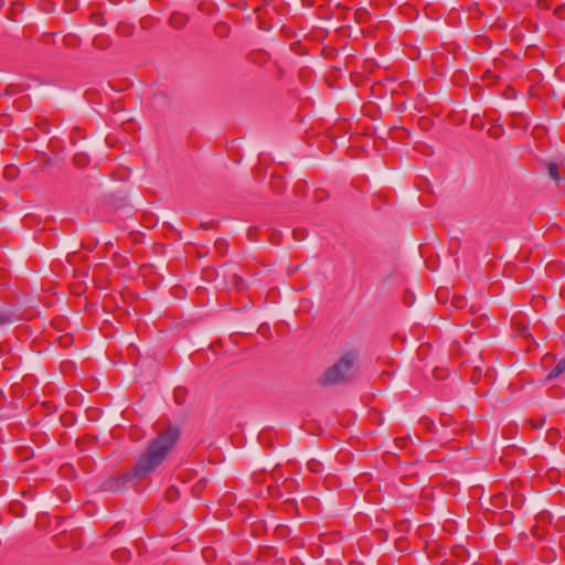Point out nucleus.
Listing matches in <instances>:
<instances>
[{"label": "nucleus", "mask_w": 565, "mask_h": 565, "mask_svg": "<svg viewBox=\"0 0 565 565\" xmlns=\"http://www.w3.org/2000/svg\"><path fill=\"white\" fill-rule=\"evenodd\" d=\"M180 438V429L169 425L153 438L147 449L140 455L130 472L125 473L120 479L124 482L132 478L146 479L168 457Z\"/></svg>", "instance_id": "f257e3e1"}, {"label": "nucleus", "mask_w": 565, "mask_h": 565, "mask_svg": "<svg viewBox=\"0 0 565 565\" xmlns=\"http://www.w3.org/2000/svg\"><path fill=\"white\" fill-rule=\"evenodd\" d=\"M358 351L350 350L342 354L339 360L328 367L318 379L321 386H333L344 384L350 381L353 367L358 362Z\"/></svg>", "instance_id": "f03ea898"}, {"label": "nucleus", "mask_w": 565, "mask_h": 565, "mask_svg": "<svg viewBox=\"0 0 565 565\" xmlns=\"http://www.w3.org/2000/svg\"><path fill=\"white\" fill-rule=\"evenodd\" d=\"M565 372V359L558 361L555 367L547 374L546 380L552 381Z\"/></svg>", "instance_id": "7ed1b4c3"}, {"label": "nucleus", "mask_w": 565, "mask_h": 565, "mask_svg": "<svg viewBox=\"0 0 565 565\" xmlns=\"http://www.w3.org/2000/svg\"><path fill=\"white\" fill-rule=\"evenodd\" d=\"M186 18L181 13H173L170 17V24L174 28H181L185 24Z\"/></svg>", "instance_id": "20e7f679"}, {"label": "nucleus", "mask_w": 565, "mask_h": 565, "mask_svg": "<svg viewBox=\"0 0 565 565\" xmlns=\"http://www.w3.org/2000/svg\"><path fill=\"white\" fill-rule=\"evenodd\" d=\"M547 169H548V174L550 177L554 180V181H559L561 180V174H559V171H558V166L557 163L555 162H550L548 166H547Z\"/></svg>", "instance_id": "39448f33"}, {"label": "nucleus", "mask_w": 565, "mask_h": 565, "mask_svg": "<svg viewBox=\"0 0 565 565\" xmlns=\"http://www.w3.org/2000/svg\"><path fill=\"white\" fill-rule=\"evenodd\" d=\"M179 497V490L174 486H171L166 491V498L168 501H174Z\"/></svg>", "instance_id": "423d86ee"}, {"label": "nucleus", "mask_w": 565, "mask_h": 565, "mask_svg": "<svg viewBox=\"0 0 565 565\" xmlns=\"http://www.w3.org/2000/svg\"><path fill=\"white\" fill-rule=\"evenodd\" d=\"M12 322V315L8 311H0V326L9 324Z\"/></svg>", "instance_id": "0eeeda50"}, {"label": "nucleus", "mask_w": 565, "mask_h": 565, "mask_svg": "<svg viewBox=\"0 0 565 565\" xmlns=\"http://www.w3.org/2000/svg\"><path fill=\"white\" fill-rule=\"evenodd\" d=\"M87 161H88V159H87V157L85 154L77 153V154L74 156V163L77 167H85Z\"/></svg>", "instance_id": "6e6552de"}, {"label": "nucleus", "mask_w": 565, "mask_h": 565, "mask_svg": "<svg viewBox=\"0 0 565 565\" xmlns=\"http://www.w3.org/2000/svg\"><path fill=\"white\" fill-rule=\"evenodd\" d=\"M320 466L321 463L317 460H310L308 462V469L315 473H319L320 472Z\"/></svg>", "instance_id": "1a4fd4ad"}, {"label": "nucleus", "mask_w": 565, "mask_h": 565, "mask_svg": "<svg viewBox=\"0 0 565 565\" xmlns=\"http://www.w3.org/2000/svg\"><path fill=\"white\" fill-rule=\"evenodd\" d=\"M554 14L559 18V19H563L564 15H565V4H561L558 6L557 8H555L554 10Z\"/></svg>", "instance_id": "9d476101"}, {"label": "nucleus", "mask_w": 565, "mask_h": 565, "mask_svg": "<svg viewBox=\"0 0 565 565\" xmlns=\"http://www.w3.org/2000/svg\"><path fill=\"white\" fill-rule=\"evenodd\" d=\"M20 10H22V4H20V3H12V6H11V11L12 12L15 13V12H18Z\"/></svg>", "instance_id": "9b49d317"}, {"label": "nucleus", "mask_w": 565, "mask_h": 565, "mask_svg": "<svg viewBox=\"0 0 565 565\" xmlns=\"http://www.w3.org/2000/svg\"><path fill=\"white\" fill-rule=\"evenodd\" d=\"M539 6L541 8L550 9L548 0H539Z\"/></svg>", "instance_id": "f8f14e48"}, {"label": "nucleus", "mask_w": 565, "mask_h": 565, "mask_svg": "<svg viewBox=\"0 0 565 565\" xmlns=\"http://www.w3.org/2000/svg\"><path fill=\"white\" fill-rule=\"evenodd\" d=\"M281 182H282V180H281V178H280V177H276V178H273V179H271V184H273L274 186H276V185L280 184Z\"/></svg>", "instance_id": "ddd939ff"}, {"label": "nucleus", "mask_w": 565, "mask_h": 565, "mask_svg": "<svg viewBox=\"0 0 565 565\" xmlns=\"http://www.w3.org/2000/svg\"><path fill=\"white\" fill-rule=\"evenodd\" d=\"M183 393H184V392H183V390H182V388H178V390H175L174 395H175V398H177V402H178V403H181V402L179 401V394H183Z\"/></svg>", "instance_id": "4468645a"}, {"label": "nucleus", "mask_w": 565, "mask_h": 565, "mask_svg": "<svg viewBox=\"0 0 565 565\" xmlns=\"http://www.w3.org/2000/svg\"><path fill=\"white\" fill-rule=\"evenodd\" d=\"M72 6H75V1H72V2L70 3V8H71V9H72Z\"/></svg>", "instance_id": "2eb2a0df"}, {"label": "nucleus", "mask_w": 565, "mask_h": 565, "mask_svg": "<svg viewBox=\"0 0 565 565\" xmlns=\"http://www.w3.org/2000/svg\"><path fill=\"white\" fill-rule=\"evenodd\" d=\"M218 28L226 29V24L218 25Z\"/></svg>", "instance_id": "dca6fc26"}]
</instances>
